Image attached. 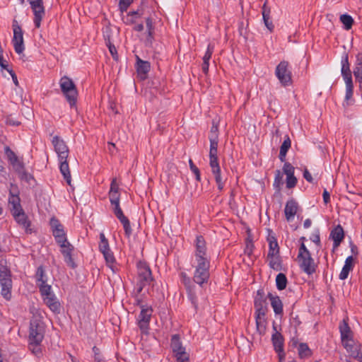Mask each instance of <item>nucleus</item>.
<instances>
[{
  "mask_svg": "<svg viewBox=\"0 0 362 362\" xmlns=\"http://www.w3.org/2000/svg\"><path fill=\"white\" fill-rule=\"evenodd\" d=\"M52 143L54 147V150L58 155L60 162V172L62 174L64 180L69 185H71V177L69 170L67 158L69 155V148L63 139H60L58 136L53 137Z\"/></svg>",
  "mask_w": 362,
  "mask_h": 362,
  "instance_id": "obj_1",
  "label": "nucleus"
},
{
  "mask_svg": "<svg viewBox=\"0 0 362 362\" xmlns=\"http://www.w3.org/2000/svg\"><path fill=\"white\" fill-rule=\"evenodd\" d=\"M12 274L10 269L0 262V286L1 295L6 300L11 299V291L13 287Z\"/></svg>",
  "mask_w": 362,
  "mask_h": 362,
  "instance_id": "obj_2",
  "label": "nucleus"
},
{
  "mask_svg": "<svg viewBox=\"0 0 362 362\" xmlns=\"http://www.w3.org/2000/svg\"><path fill=\"white\" fill-rule=\"evenodd\" d=\"M61 90L71 107H75L77 101L78 90L71 78L64 76L59 80Z\"/></svg>",
  "mask_w": 362,
  "mask_h": 362,
  "instance_id": "obj_3",
  "label": "nucleus"
},
{
  "mask_svg": "<svg viewBox=\"0 0 362 362\" xmlns=\"http://www.w3.org/2000/svg\"><path fill=\"white\" fill-rule=\"evenodd\" d=\"M153 281L149 266L144 262H139L137 264V293H140L146 286L151 285Z\"/></svg>",
  "mask_w": 362,
  "mask_h": 362,
  "instance_id": "obj_4",
  "label": "nucleus"
},
{
  "mask_svg": "<svg viewBox=\"0 0 362 362\" xmlns=\"http://www.w3.org/2000/svg\"><path fill=\"white\" fill-rule=\"evenodd\" d=\"M45 334V325L43 322L37 317L30 320L29 341L30 346H37L42 342Z\"/></svg>",
  "mask_w": 362,
  "mask_h": 362,
  "instance_id": "obj_5",
  "label": "nucleus"
},
{
  "mask_svg": "<svg viewBox=\"0 0 362 362\" xmlns=\"http://www.w3.org/2000/svg\"><path fill=\"white\" fill-rule=\"evenodd\" d=\"M110 204L112 206V211L115 216L118 218L122 224L125 235L128 238L132 233V229L130 225L129 220L124 216L119 204V197H112L110 199Z\"/></svg>",
  "mask_w": 362,
  "mask_h": 362,
  "instance_id": "obj_6",
  "label": "nucleus"
},
{
  "mask_svg": "<svg viewBox=\"0 0 362 362\" xmlns=\"http://www.w3.org/2000/svg\"><path fill=\"white\" fill-rule=\"evenodd\" d=\"M209 165L214 175L218 189L221 191L224 187V182L221 175V168L218 159V149H209Z\"/></svg>",
  "mask_w": 362,
  "mask_h": 362,
  "instance_id": "obj_7",
  "label": "nucleus"
},
{
  "mask_svg": "<svg viewBox=\"0 0 362 362\" xmlns=\"http://www.w3.org/2000/svg\"><path fill=\"white\" fill-rule=\"evenodd\" d=\"M275 75L283 86H288L292 84V73L287 61H281L276 66Z\"/></svg>",
  "mask_w": 362,
  "mask_h": 362,
  "instance_id": "obj_8",
  "label": "nucleus"
},
{
  "mask_svg": "<svg viewBox=\"0 0 362 362\" xmlns=\"http://www.w3.org/2000/svg\"><path fill=\"white\" fill-rule=\"evenodd\" d=\"M138 305L141 308L138 316V325L143 333L147 332L149 329V322L152 316L153 309L151 306L143 305L140 300H137Z\"/></svg>",
  "mask_w": 362,
  "mask_h": 362,
  "instance_id": "obj_9",
  "label": "nucleus"
},
{
  "mask_svg": "<svg viewBox=\"0 0 362 362\" xmlns=\"http://www.w3.org/2000/svg\"><path fill=\"white\" fill-rule=\"evenodd\" d=\"M297 261L300 269L308 275H312L316 272L317 267L311 253L303 255L301 257L297 256Z\"/></svg>",
  "mask_w": 362,
  "mask_h": 362,
  "instance_id": "obj_10",
  "label": "nucleus"
},
{
  "mask_svg": "<svg viewBox=\"0 0 362 362\" xmlns=\"http://www.w3.org/2000/svg\"><path fill=\"white\" fill-rule=\"evenodd\" d=\"M13 44L15 52L20 54L24 51L23 33L21 27L18 24L16 20L13 23Z\"/></svg>",
  "mask_w": 362,
  "mask_h": 362,
  "instance_id": "obj_11",
  "label": "nucleus"
},
{
  "mask_svg": "<svg viewBox=\"0 0 362 362\" xmlns=\"http://www.w3.org/2000/svg\"><path fill=\"white\" fill-rule=\"evenodd\" d=\"M273 329L274 333L272 336V341L274 350L278 354V357L280 360H284L286 354L284 350V339L282 334L276 330L275 322L273 323Z\"/></svg>",
  "mask_w": 362,
  "mask_h": 362,
  "instance_id": "obj_12",
  "label": "nucleus"
},
{
  "mask_svg": "<svg viewBox=\"0 0 362 362\" xmlns=\"http://www.w3.org/2000/svg\"><path fill=\"white\" fill-rule=\"evenodd\" d=\"M49 225L56 242L57 243H63L65 242L67 239L66 235L64 230V226L59 219L55 217L51 218Z\"/></svg>",
  "mask_w": 362,
  "mask_h": 362,
  "instance_id": "obj_13",
  "label": "nucleus"
},
{
  "mask_svg": "<svg viewBox=\"0 0 362 362\" xmlns=\"http://www.w3.org/2000/svg\"><path fill=\"white\" fill-rule=\"evenodd\" d=\"M170 347L176 359L189 357V354L185 351V348L182 346L178 335L175 334L172 337Z\"/></svg>",
  "mask_w": 362,
  "mask_h": 362,
  "instance_id": "obj_14",
  "label": "nucleus"
},
{
  "mask_svg": "<svg viewBox=\"0 0 362 362\" xmlns=\"http://www.w3.org/2000/svg\"><path fill=\"white\" fill-rule=\"evenodd\" d=\"M5 154L12 166L19 173H23L24 164L23 161L20 160L16 153L8 147L6 146L4 148Z\"/></svg>",
  "mask_w": 362,
  "mask_h": 362,
  "instance_id": "obj_15",
  "label": "nucleus"
},
{
  "mask_svg": "<svg viewBox=\"0 0 362 362\" xmlns=\"http://www.w3.org/2000/svg\"><path fill=\"white\" fill-rule=\"evenodd\" d=\"M284 173L286 175V187L293 188L297 184V178L294 175L295 168L288 162H285L283 167Z\"/></svg>",
  "mask_w": 362,
  "mask_h": 362,
  "instance_id": "obj_16",
  "label": "nucleus"
},
{
  "mask_svg": "<svg viewBox=\"0 0 362 362\" xmlns=\"http://www.w3.org/2000/svg\"><path fill=\"white\" fill-rule=\"evenodd\" d=\"M342 344L347 352L350 354L351 357L359 361L362 360V352L361 351V345L359 344L355 343L353 340V341H343Z\"/></svg>",
  "mask_w": 362,
  "mask_h": 362,
  "instance_id": "obj_17",
  "label": "nucleus"
},
{
  "mask_svg": "<svg viewBox=\"0 0 362 362\" xmlns=\"http://www.w3.org/2000/svg\"><path fill=\"white\" fill-rule=\"evenodd\" d=\"M35 6H31V8L34 13V23L37 28L40 27V23L42 18L45 16V8L43 6L42 0L34 1Z\"/></svg>",
  "mask_w": 362,
  "mask_h": 362,
  "instance_id": "obj_18",
  "label": "nucleus"
},
{
  "mask_svg": "<svg viewBox=\"0 0 362 362\" xmlns=\"http://www.w3.org/2000/svg\"><path fill=\"white\" fill-rule=\"evenodd\" d=\"M298 209V204L296 200L291 199L287 201L284 209V214L288 222H291L293 220Z\"/></svg>",
  "mask_w": 362,
  "mask_h": 362,
  "instance_id": "obj_19",
  "label": "nucleus"
},
{
  "mask_svg": "<svg viewBox=\"0 0 362 362\" xmlns=\"http://www.w3.org/2000/svg\"><path fill=\"white\" fill-rule=\"evenodd\" d=\"M136 68L138 76L141 79L144 80L147 77V74L150 71L151 64L148 61H144L139 57H136Z\"/></svg>",
  "mask_w": 362,
  "mask_h": 362,
  "instance_id": "obj_20",
  "label": "nucleus"
},
{
  "mask_svg": "<svg viewBox=\"0 0 362 362\" xmlns=\"http://www.w3.org/2000/svg\"><path fill=\"white\" fill-rule=\"evenodd\" d=\"M16 221L25 228L26 232L30 233V222L28 219L27 215L25 214L23 209L22 211L18 210L11 213Z\"/></svg>",
  "mask_w": 362,
  "mask_h": 362,
  "instance_id": "obj_21",
  "label": "nucleus"
},
{
  "mask_svg": "<svg viewBox=\"0 0 362 362\" xmlns=\"http://www.w3.org/2000/svg\"><path fill=\"white\" fill-rule=\"evenodd\" d=\"M330 238L333 240V249L337 248L344 238V231L341 225H337L330 233Z\"/></svg>",
  "mask_w": 362,
  "mask_h": 362,
  "instance_id": "obj_22",
  "label": "nucleus"
},
{
  "mask_svg": "<svg viewBox=\"0 0 362 362\" xmlns=\"http://www.w3.org/2000/svg\"><path fill=\"white\" fill-rule=\"evenodd\" d=\"M342 77L346 83V95L344 103H346V105H349L351 104L350 100L352 99L354 94V83L352 80V75L346 74L345 76H342Z\"/></svg>",
  "mask_w": 362,
  "mask_h": 362,
  "instance_id": "obj_23",
  "label": "nucleus"
},
{
  "mask_svg": "<svg viewBox=\"0 0 362 362\" xmlns=\"http://www.w3.org/2000/svg\"><path fill=\"white\" fill-rule=\"evenodd\" d=\"M8 204L11 206V212L16 211L18 210L22 211V206L21 205V199L18 195V190L13 192L11 189L8 197Z\"/></svg>",
  "mask_w": 362,
  "mask_h": 362,
  "instance_id": "obj_24",
  "label": "nucleus"
},
{
  "mask_svg": "<svg viewBox=\"0 0 362 362\" xmlns=\"http://www.w3.org/2000/svg\"><path fill=\"white\" fill-rule=\"evenodd\" d=\"M209 275V269L195 268L193 279L196 284L202 286L207 282Z\"/></svg>",
  "mask_w": 362,
  "mask_h": 362,
  "instance_id": "obj_25",
  "label": "nucleus"
},
{
  "mask_svg": "<svg viewBox=\"0 0 362 362\" xmlns=\"http://www.w3.org/2000/svg\"><path fill=\"white\" fill-rule=\"evenodd\" d=\"M341 342L345 341H353L352 332L346 320H343L339 325Z\"/></svg>",
  "mask_w": 362,
  "mask_h": 362,
  "instance_id": "obj_26",
  "label": "nucleus"
},
{
  "mask_svg": "<svg viewBox=\"0 0 362 362\" xmlns=\"http://www.w3.org/2000/svg\"><path fill=\"white\" fill-rule=\"evenodd\" d=\"M268 298L271 302V305L276 315H281L283 313V303L278 296H274L272 293H268Z\"/></svg>",
  "mask_w": 362,
  "mask_h": 362,
  "instance_id": "obj_27",
  "label": "nucleus"
},
{
  "mask_svg": "<svg viewBox=\"0 0 362 362\" xmlns=\"http://www.w3.org/2000/svg\"><path fill=\"white\" fill-rule=\"evenodd\" d=\"M43 300L53 313H59L60 312V303L54 293L45 297Z\"/></svg>",
  "mask_w": 362,
  "mask_h": 362,
  "instance_id": "obj_28",
  "label": "nucleus"
},
{
  "mask_svg": "<svg viewBox=\"0 0 362 362\" xmlns=\"http://www.w3.org/2000/svg\"><path fill=\"white\" fill-rule=\"evenodd\" d=\"M354 259L353 256H349L346 260L345 264L339 274V279L341 280H345L347 279L350 271H351L354 266Z\"/></svg>",
  "mask_w": 362,
  "mask_h": 362,
  "instance_id": "obj_29",
  "label": "nucleus"
},
{
  "mask_svg": "<svg viewBox=\"0 0 362 362\" xmlns=\"http://www.w3.org/2000/svg\"><path fill=\"white\" fill-rule=\"evenodd\" d=\"M291 146V141L288 136V135H286L284 137V141L280 146L279 151V159L281 162H284L286 160V156L288 151Z\"/></svg>",
  "mask_w": 362,
  "mask_h": 362,
  "instance_id": "obj_30",
  "label": "nucleus"
},
{
  "mask_svg": "<svg viewBox=\"0 0 362 362\" xmlns=\"http://www.w3.org/2000/svg\"><path fill=\"white\" fill-rule=\"evenodd\" d=\"M262 13L264 20V23L266 27L272 31L274 29V25L270 21V8L267 6V1L262 6Z\"/></svg>",
  "mask_w": 362,
  "mask_h": 362,
  "instance_id": "obj_31",
  "label": "nucleus"
},
{
  "mask_svg": "<svg viewBox=\"0 0 362 362\" xmlns=\"http://www.w3.org/2000/svg\"><path fill=\"white\" fill-rule=\"evenodd\" d=\"M267 240L269 242V252L268 256H274L276 255H279V247L276 240V238L274 235H269L267 238Z\"/></svg>",
  "mask_w": 362,
  "mask_h": 362,
  "instance_id": "obj_32",
  "label": "nucleus"
},
{
  "mask_svg": "<svg viewBox=\"0 0 362 362\" xmlns=\"http://www.w3.org/2000/svg\"><path fill=\"white\" fill-rule=\"evenodd\" d=\"M206 243L202 235H199L196 238V252L195 257L206 256Z\"/></svg>",
  "mask_w": 362,
  "mask_h": 362,
  "instance_id": "obj_33",
  "label": "nucleus"
},
{
  "mask_svg": "<svg viewBox=\"0 0 362 362\" xmlns=\"http://www.w3.org/2000/svg\"><path fill=\"white\" fill-rule=\"evenodd\" d=\"M262 306H267V302L264 291L262 289H259L257 291V295L255 298L254 307L259 308Z\"/></svg>",
  "mask_w": 362,
  "mask_h": 362,
  "instance_id": "obj_34",
  "label": "nucleus"
},
{
  "mask_svg": "<svg viewBox=\"0 0 362 362\" xmlns=\"http://www.w3.org/2000/svg\"><path fill=\"white\" fill-rule=\"evenodd\" d=\"M267 259H269V265L272 269L276 271H279L281 269V262L279 255H276L274 256L267 255Z\"/></svg>",
  "mask_w": 362,
  "mask_h": 362,
  "instance_id": "obj_35",
  "label": "nucleus"
},
{
  "mask_svg": "<svg viewBox=\"0 0 362 362\" xmlns=\"http://www.w3.org/2000/svg\"><path fill=\"white\" fill-rule=\"evenodd\" d=\"M61 247V253L63 255L64 257L70 255L72 254L74 247V246L67 240V239L63 243H57Z\"/></svg>",
  "mask_w": 362,
  "mask_h": 362,
  "instance_id": "obj_36",
  "label": "nucleus"
},
{
  "mask_svg": "<svg viewBox=\"0 0 362 362\" xmlns=\"http://www.w3.org/2000/svg\"><path fill=\"white\" fill-rule=\"evenodd\" d=\"M340 21L344 25V28L346 30H350L354 23L353 18L349 14H342L340 16Z\"/></svg>",
  "mask_w": 362,
  "mask_h": 362,
  "instance_id": "obj_37",
  "label": "nucleus"
},
{
  "mask_svg": "<svg viewBox=\"0 0 362 362\" xmlns=\"http://www.w3.org/2000/svg\"><path fill=\"white\" fill-rule=\"evenodd\" d=\"M197 265L195 268L209 269L210 262L206 256L196 257Z\"/></svg>",
  "mask_w": 362,
  "mask_h": 362,
  "instance_id": "obj_38",
  "label": "nucleus"
},
{
  "mask_svg": "<svg viewBox=\"0 0 362 362\" xmlns=\"http://www.w3.org/2000/svg\"><path fill=\"white\" fill-rule=\"evenodd\" d=\"M276 288L279 290H284L287 285V278L283 273H279L276 277Z\"/></svg>",
  "mask_w": 362,
  "mask_h": 362,
  "instance_id": "obj_39",
  "label": "nucleus"
},
{
  "mask_svg": "<svg viewBox=\"0 0 362 362\" xmlns=\"http://www.w3.org/2000/svg\"><path fill=\"white\" fill-rule=\"evenodd\" d=\"M298 355L300 358L309 357L311 355V351L305 343H300L298 346Z\"/></svg>",
  "mask_w": 362,
  "mask_h": 362,
  "instance_id": "obj_40",
  "label": "nucleus"
},
{
  "mask_svg": "<svg viewBox=\"0 0 362 362\" xmlns=\"http://www.w3.org/2000/svg\"><path fill=\"white\" fill-rule=\"evenodd\" d=\"M119 185L117 183L116 178H113L111 184H110V189L109 191V198L111 199L112 197H119L120 194L119 193Z\"/></svg>",
  "mask_w": 362,
  "mask_h": 362,
  "instance_id": "obj_41",
  "label": "nucleus"
},
{
  "mask_svg": "<svg viewBox=\"0 0 362 362\" xmlns=\"http://www.w3.org/2000/svg\"><path fill=\"white\" fill-rule=\"evenodd\" d=\"M187 292L188 299L190 300L195 311L197 312V309H198V303H197V298L195 292L194 291L193 288L191 286H187Z\"/></svg>",
  "mask_w": 362,
  "mask_h": 362,
  "instance_id": "obj_42",
  "label": "nucleus"
},
{
  "mask_svg": "<svg viewBox=\"0 0 362 362\" xmlns=\"http://www.w3.org/2000/svg\"><path fill=\"white\" fill-rule=\"evenodd\" d=\"M100 243H99V250L101 253L105 252L106 251L110 250L109 243L107 239L105 238V234L101 233L100 234Z\"/></svg>",
  "mask_w": 362,
  "mask_h": 362,
  "instance_id": "obj_43",
  "label": "nucleus"
},
{
  "mask_svg": "<svg viewBox=\"0 0 362 362\" xmlns=\"http://www.w3.org/2000/svg\"><path fill=\"white\" fill-rule=\"evenodd\" d=\"M283 174L279 170H276L275 172V177L274 180V187L279 191L281 189V187L283 185Z\"/></svg>",
  "mask_w": 362,
  "mask_h": 362,
  "instance_id": "obj_44",
  "label": "nucleus"
},
{
  "mask_svg": "<svg viewBox=\"0 0 362 362\" xmlns=\"http://www.w3.org/2000/svg\"><path fill=\"white\" fill-rule=\"evenodd\" d=\"M104 256V258L105 259V262H106V264L113 271L115 272L114 270V267H113V264L115 263V257H114V255L112 253V252L111 250H109V251H106L105 252H103L102 253Z\"/></svg>",
  "mask_w": 362,
  "mask_h": 362,
  "instance_id": "obj_45",
  "label": "nucleus"
},
{
  "mask_svg": "<svg viewBox=\"0 0 362 362\" xmlns=\"http://www.w3.org/2000/svg\"><path fill=\"white\" fill-rule=\"evenodd\" d=\"M38 287L43 298L45 297L49 296L52 294H53V293L52 292L51 286L48 285L47 282L44 284H39Z\"/></svg>",
  "mask_w": 362,
  "mask_h": 362,
  "instance_id": "obj_46",
  "label": "nucleus"
},
{
  "mask_svg": "<svg viewBox=\"0 0 362 362\" xmlns=\"http://www.w3.org/2000/svg\"><path fill=\"white\" fill-rule=\"evenodd\" d=\"M37 284H44L47 282V279L45 274V270L42 266H40L36 272L35 274Z\"/></svg>",
  "mask_w": 362,
  "mask_h": 362,
  "instance_id": "obj_47",
  "label": "nucleus"
},
{
  "mask_svg": "<svg viewBox=\"0 0 362 362\" xmlns=\"http://www.w3.org/2000/svg\"><path fill=\"white\" fill-rule=\"evenodd\" d=\"M257 330L260 335H264L266 332V318H255Z\"/></svg>",
  "mask_w": 362,
  "mask_h": 362,
  "instance_id": "obj_48",
  "label": "nucleus"
},
{
  "mask_svg": "<svg viewBox=\"0 0 362 362\" xmlns=\"http://www.w3.org/2000/svg\"><path fill=\"white\" fill-rule=\"evenodd\" d=\"M255 318H265L266 313L268 310L267 306L255 308Z\"/></svg>",
  "mask_w": 362,
  "mask_h": 362,
  "instance_id": "obj_49",
  "label": "nucleus"
},
{
  "mask_svg": "<svg viewBox=\"0 0 362 362\" xmlns=\"http://www.w3.org/2000/svg\"><path fill=\"white\" fill-rule=\"evenodd\" d=\"M189 168L192 173L195 175L196 180L197 181L201 180L200 171L199 168L194 164L193 161L189 159Z\"/></svg>",
  "mask_w": 362,
  "mask_h": 362,
  "instance_id": "obj_50",
  "label": "nucleus"
},
{
  "mask_svg": "<svg viewBox=\"0 0 362 362\" xmlns=\"http://www.w3.org/2000/svg\"><path fill=\"white\" fill-rule=\"evenodd\" d=\"M214 49V46L211 44H209L207 49L205 52V54L203 57V62H209V60L211 57V55L213 54Z\"/></svg>",
  "mask_w": 362,
  "mask_h": 362,
  "instance_id": "obj_51",
  "label": "nucleus"
},
{
  "mask_svg": "<svg viewBox=\"0 0 362 362\" xmlns=\"http://www.w3.org/2000/svg\"><path fill=\"white\" fill-rule=\"evenodd\" d=\"M353 73L356 78V81L359 83V87L362 89V70H360L358 68L354 69Z\"/></svg>",
  "mask_w": 362,
  "mask_h": 362,
  "instance_id": "obj_52",
  "label": "nucleus"
},
{
  "mask_svg": "<svg viewBox=\"0 0 362 362\" xmlns=\"http://www.w3.org/2000/svg\"><path fill=\"white\" fill-rule=\"evenodd\" d=\"M254 249V244L251 240L246 242V246L244 250V253L247 255L249 257H250L252 255Z\"/></svg>",
  "mask_w": 362,
  "mask_h": 362,
  "instance_id": "obj_53",
  "label": "nucleus"
},
{
  "mask_svg": "<svg viewBox=\"0 0 362 362\" xmlns=\"http://www.w3.org/2000/svg\"><path fill=\"white\" fill-rule=\"evenodd\" d=\"M132 2L133 0H119V6L120 11L122 12L126 11Z\"/></svg>",
  "mask_w": 362,
  "mask_h": 362,
  "instance_id": "obj_54",
  "label": "nucleus"
},
{
  "mask_svg": "<svg viewBox=\"0 0 362 362\" xmlns=\"http://www.w3.org/2000/svg\"><path fill=\"white\" fill-rule=\"evenodd\" d=\"M64 262H66L67 266H69V267H71L72 269H74L76 267V264L75 263V262L72 257V254L64 257Z\"/></svg>",
  "mask_w": 362,
  "mask_h": 362,
  "instance_id": "obj_55",
  "label": "nucleus"
},
{
  "mask_svg": "<svg viewBox=\"0 0 362 362\" xmlns=\"http://www.w3.org/2000/svg\"><path fill=\"white\" fill-rule=\"evenodd\" d=\"M209 138H218V125L214 123H213V125L211 127Z\"/></svg>",
  "mask_w": 362,
  "mask_h": 362,
  "instance_id": "obj_56",
  "label": "nucleus"
},
{
  "mask_svg": "<svg viewBox=\"0 0 362 362\" xmlns=\"http://www.w3.org/2000/svg\"><path fill=\"white\" fill-rule=\"evenodd\" d=\"M108 48H109V51L112 57V58L117 61L118 60V54H117V49H116V47H115L114 45H112L110 42L109 43L108 45Z\"/></svg>",
  "mask_w": 362,
  "mask_h": 362,
  "instance_id": "obj_57",
  "label": "nucleus"
},
{
  "mask_svg": "<svg viewBox=\"0 0 362 362\" xmlns=\"http://www.w3.org/2000/svg\"><path fill=\"white\" fill-rule=\"evenodd\" d=\"M6 123L11 126H19L21 124V122L16 120L11 116H8L6 118Z\"/></svg>",
  "mask_w": 362,
  "mask_h": 362,
  "instance_id": "obj_58",
  "label": "nucleus"
},
{
  "mask_svg": "<svg viewBox=\"0 0 362 362\" xmlns=\"http://www.w3.org/2000/svg\"><path fill=\"white\" fill-rule=\"evenodd\" d=\"M310 252L309 251V250L306 247L305 245L304 244V243H302L299 247V249H298V256H300L301 257L303 255H306L308 253H310Z\"/></svg>",
  "mask_w": 362,
  "mask_h": 362,
  "instance_id": "obj_59",
  "label": "nucleus"
},
{
  "mask_svg": "<svg viewBox=\"0 0 362 362\" xmlns=\"http://www.w3.org/2000/svg\"><path fill=\"white\" fill-rule=\"evenodd\" d=\"M359 69L360 70H362V52L358 53L356 55V65L354 69Z\"/></svg>",
  "mask_w": 362,
  "mask_h": 362,
  "instance_id": "obj_60",
  "label": "nucleus"
},
{
  "mask_svg": "<svg viewBox=\"0 0 362 362\" xmlns=\"http://www.w3.org/2000/svg\"><path fill=\"white\" fill-rule=\"evenodd\" d=\"M303 177L310 183L313 182V178L307 168L303 170Z\"/></svg>",
  "mask_w": 362,
  "mask_h": 362,
  "instance_id": "obj_61",
  "label": "nucleus"
},
{
  "mask_svg": "<svg viewBox=\"0 0 362 362\" xmlns=\"http://www.w3.org/2000/svg\"><path fill=\"white\" fill-rule=\"evenodd\" d=\"M210 148L218 149V138H209Z\"/></svg>",
  "mask_w": 362,
  "mask_h": 362,
  "instance_id": "obj_62",
  "label": "nucleus"
},
{
  "mask_svg": "<svg viewBox=\"0 0 362 362\" xmlns=\"http://www.w3.org/2000/svg\"><path fill=\"white\" fill-rule=\"evenodd\" d=\"M146 26L147 28V30H154L155 27L153 23L152 18L148 17L146 18Z\"/></svg>",
  "mask_w": 362,
  "mask_h": 362,
  "instance_id": "obj_63",
  "label": "nucleus"
},
{
  "mask_svg": "<svg viewBox=\"0 0 362 362\" xmlns=\"http://www.w3.org/2000/svg\"><path fill=\"white\" fill-rule=\"evenodd\" d=\"M310 240L316 245H320V237L319 233L313 234L310 237Z\"/></svg>",
  "mask_w": 362,
  "mask_h": 362,
  "instance_id": "obj_64",
  "label": "nucleus"
}]
</instances>
